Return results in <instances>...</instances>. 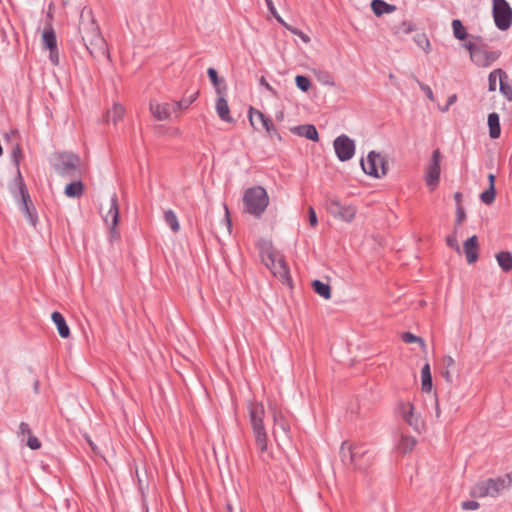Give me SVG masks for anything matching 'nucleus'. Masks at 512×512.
<instances>
[{"label":"nucleus","mask_w":512,"mask_h":512,"mask_svg":"<svg viewBox=\"0 0 512 512\" xmlns=\"http://www.w3.org/2000/svg\"><path fill=\"white\" fill-rule=\"evenodd\" d=\"M340 458L344 465L352 466L355 470L365 472L372 465L374 454L364 444L344 441L340 447Z\"/></svg>","instance_id":"f257e3e1"},{"label":"nucleus","mask_w":512,"mask_h":512,"mask_svg":"<svg viewBox=\"0 0 512 512\" xmlns=\"http://www.w3.org/2000/svg\"><path fill=\"white\" fill-rule=\"evenodd\" d=\"M249 418L252 426L255 444L261 453L267 451L268 438L264 427L263 418L265 415L264 405L262 403L249 404Z\"/></svg>","instance_id":"f03ea898"},{"label":"nucleus","mask_w":512,"mask_h":512,"mask_svg":"<svg viewBox=\"0 0 512 512\" xmlns=\"http://www.w3.org/2000/svg\"><path fill=\"white\" fill-rule=\"evenodd\" d=\"M261 258L264 265L275 277L279 278L283 283H290L289 268L279 252L275 251L272 247H268L262 250Z\"/></svg>","instance_id":"7ed1b4c3"},{"label":"nucleus","mask_w":512,"mask_h":512,"mask_svg":"<svg viewBox=\"0 0 512 512\" xmlns=\"http://www.w3.org/2000/svg\"><path fill=\"white\" fill-rule=\"evenodd\" d=\"M245 210L255 216L260 217L269 204V197L266 190L261 186L248 188L243 196Z\"/></svg>","instance_id":"20e7f679"},{"label":"nucleus","mask_w":512,"mask_h":512,"mask_svg":"<svg viewBox=\"0 0 512 512\" xmlns=\"http://www.w3.org/2000/svg\"><path fill=\"white\" fill-rule=\"evenodd\" d=\"M101 213L103 222L109 232V237L111 240L119 237V233L117 231V225L119 222V206H118V198L116 193H112L109 197L106 205L101 204Z\"/></svg>","instance_id":"39448f33"},{"label":"nucleus","mask_w":512,"mask_h":512,"mask_svg":"<svg viewBox=\"0 0 512 512\" xmlns=\"http://www.w3.org/2000/svg\"><path fill=\"white\" fill-rule=\"evenodd\" d=\"M55 168L62 176L74 177L81 172V161L76 155L60 154L57 157Z\"/></svg>","instance_id":"423d86ee"},{"label":"nucleus","mask_w":512,"mask_h":512,"mask_svg":"<svg viewBox=\"0 0 512 512\" xmlns=\"http://www.w3.org/2000/svg\"><path fill=\"white\" fill-rule=\"evenodd\" d=\"M493 17L496 27L505 31L512 25V8L506 0H493Z\"/></svg>","instance_id":"0eeeda50"},{"label":"nucleus","mask_w":512,"mask_h":512,"mask_svg":"<svg viewBox=\"0 0 512 512\" xmlns=\"http://www.w3.org/2000/svg\"><path fill=\"white\" fill-rule=\"evenodd\" d=\"M361 167L367 175L379 178L387 172V161L375 151L369 152L367 160H361Z\"/></svg>","instance_id":"6e6552de"},{"label":"nucleus","mask_w":512,"mask_h":512,"mask_svg":"<svg viewBox=\"0 0 512 512\" xmlns=\"http://www.w3.org/2000/svg\"><path fill=\"white\" fill-rule=\"evenodd\" d=\"M397 410L402 419L409 426H411L415 431L420 432L424 426V422L420 414L415 412L414 405L411 402H400Z\"/></svg>","instance_id":"1a4fd4ad"},{"label":"nucleus","mask_w":512,"mask_h":512,"mask_svg":"<svg viewBox=\"0 0 512 512\" xmlns=\"http://www.w3.org/2000/svg\"><path fill=\"white\" fill-rule=\"evenodd\" d=\"M335 153L342 162L350 160L355 153V142L347 135L338 136L333 142Z\"/></svg>","instance_id":"9d476101"},{"label":"nucleus","mask_w":512,"mask_h":512,"mask_svg":"<svg viewBox=\"0 0 512 512\" xmlns=\"http://www.w3.org/2000/svg\"><path fill=\"white\" fill-rule=\"evenodd\" d=\"M440 161L441 153L439 149L433 151L430 162L426 169L425 180L427 186L433 190L439 184L440 179Z\"/></svg>","instance_id":"9b49d317"},{"label":"nucleus","mask_w":512,"mask_h":512,"mask_svg":"<svg viewBox=\"0 0 512 512\" xmlns=\"http://www.w3.org/2000/svg\"><path fill=\"white\" fill-rule=\"evenodd\" d=\"M248 117L251 126L255 130H259L258 124H260L270 135L273 133L277 134L276 128L270 118L266 117L261 111L250 106Z\"/></svg>","instance_id":"f8f14e48"},{"label":"nucleus","mask_w":512,"mask_h":512,"mask_svg":"<svg viewBox=\"0 0 512 512\" xmlns=\"http://www.w3.org/2000/svg\"><path fill=\"white\" fill-rule=\"evenodd\" d=\"M330 214L340 218L343 221L351 222L356 215V208L353 206H343L337 200H331L327 207Z\"/></svg>","instance_id":"ddd939ff"},{"label":"nucleus","mask_w":512,"mask_h":512,"mask_svg":"<svg viewBox=\"0 0 512 512\" xmlns=\"http://www.w3.org/2000/svg\"><path fill=\"white\" fill-rule=\"evenodd\" d=\"M149 108L153 117L158 121H165L171 117L172 113H174L173 103H158L151 100Z\"/></svg>","instance_id":"4468645a"},{"label":"nucleus","mask_w":512,"mask_h":512,"mask_svg":"<svg viewBox=\"0 0 512 512\" xmlns=\"http://www.w3.org/2000/svg\"><path fill=\"white\" fill-rule=\"evenodd\" d=\"M499 54L497 52H489L478 47L476 51L472 52L471 61L479 67L490 66L497 58Z\"/></svg>","instance_id":"2eb2a0df"},{"label":"nucleus","mask_w":512,"mask_h":512,"mask_svg":"<svg viewBox=\"0 0 512 512\" xmlns=\"http://www.w3.org/2000/svg\"><path fill=\"white\" fill-rule=\"evenodd\" d=\"M18 189H19V196H20V209L21 211L26 215L27 219L30 221L32 225H35V219L34 216L30 210V198L29 194L27 193L25 186L22 182L21 177L19 176L17 180Z\"/></svg>","instance_id":"dca6fc26"},{"label":"nucleus","mask_w":512,"mask_h":512,"mask_svg":"<svg viewBox=\"0 0 512 512\" xmlns=\"http://www.w3.org/2000/svg\"><path fill=\"white\" fill-rule=\"evenodd\" d=\"M478 238L476 235L471 236L468 238L464 244L463 249L466 255V260L469 264H472L477 261L478 259Z\"/></svg>","instance_id":"f3484780"},{"label":"nucleus","mask_w":512,"mask_h":512,"mask_svg":"<svg viewBox=\"0 0 512 512\" xmlns=\"http://www.w3.org/2000/svg\"><path fill=\"white\" fill-rule=\"evenodd\" d=\"M290 131L298 136L305 137L312 141H317L319 138L316 127L312 124H304L292 127Z\"/></svg>","instance_id":"a211bd4d"},{"label":"nucleus","mask_w":512,"mask_h":512,"mask_svg":"<svg viewBox=\"0 0 512 512\" xmlns=\"http://www.w3.org/2000/svg\"><path fill=\"white\" fill-rule=\"evenodd\" d=\"M216 112L222 121H225L228 123L234 122V119L230 115V109L228 106V102L225 99L224 95H219V97L216 101Z\"/></svg>","instance_id":"6ab92c4d"},{"label":"nucleus","mask_w":512,"mask_h":512,"mask_svg":"<svg viewBox=\"0 0 512 512\" xmlns=\"http://www.w3.org/2000/svg\"><path fill=\"white\" fill-rule=\"evenodd\" d=\"M486 485H488L489 496L496 497L508 486V483L505 478L499 477L487 479Z\"/></svg>","instance_id":"aec40b11"},{"label":"nucleus","mask_w":512,"mask_h":512,"mask_svg":"<svg viewBox=\"0 0 512 512\" xmlns=\"http://www.w3.org/2000/svg\"><path fill=\"white\" fill-rule=\"evenodd\" d=\"M51 319L57 327L60 337L65 339L68 338L70 336V329L63 315L60 312L55 311L52 313Z\"/></svg>","instance_id":"412c9836"},{"label":"nucleus","mask_w":512,"mask_h":512,"mask_svg":"<svg viewBox=\"0 0 512 512\" xmlns=\"http://www.w3.org/2000/svg\"><path fill=\"white\" fill-rule=\"evenodd\" d=\"M207 74L216 90V93L218 95H225L227 92V85L224 79L218 77L217 71L214 68H208Z\"/></svg>","instance_id":"4be33fe9"},{"label":"nucleus","mask_w":512,"mask_h":512,"mask_svg":"<svg viewBox=\"0 0 512 512\" xmlns=\"http://www.w3.org/2000/svg\"><path fill=\"white\" fill-rule=\"evenodd\" d=\"M371 9L376 16H382L383 14L394 12L396 10V6L388 4L383 0H372Z\"/></svg>","instance_id":"5701e85b"},{"label":"nucleus","mask_w":512,"mask_h":512,"mask_svg":"<svg viewBox=\"0 0 512 512\" xmlns=\"http://www.w3.org/2000/svg\"><path fill=\"white\" fill-rule=\"evenodd\" d=\"M488 126L490 137L492 139L499 138L501 134L500 119L496 112H492L488 115Z\"/></svg>","instance_id":"b1692460"},{"label":"nucleus","mask_w":512,"mask_h":512,"mask_svg":"<svg viewBox=\"0 0 512 512\" xmlns=\"http://www.w3.org/2000/svg\"><path fill=\"white\" fill-rule=\"evenodd\" d=\"M444 370L441 372L442 377L448 382H453V373L455 371V361L451 356L443 358Z\"/></svg>","instance_id":"393cba45"},{"label":"nucleus","mask_w":512,"mask_h":512,"mask_svg":"<svg viewBox=\"0 0 512 512\" xmlns=\"http://www.w3.org/2000/svg\"><path fill=\"white\" fill-rule=\"evenodd\" d=\"M199 92L196 91L188 97H185L179 101L173 102V112L174 114H178L182 110H186L189 106L197 99Z\"/></svg>","instance_id":"a878e982"},{"label":"nucleus","mask_w":512,"mask_h":512,"mask_svg":"<svg viewBox=\"0 0 512 512\" xmlns=\"http://www.w3.org/2000/svg\"><path fill=\"white\" fill-rule=\"evenodd\" d=\"M124 115V108L120 104H114L112 109L108 110L104 116V121L109 123L112 121L114 124L117 123L118 120H121Z\"/></svg>","instance_id":"bb28decb"},{"label":"nucleus","mask_w":512,"mask_h":512,"mask_svg":"<svg viewBox=\"0 0 512 512\" xmlns=\"http://www.w3.org/2000/svg\"><path fill=\"white\" fill-rule=\"evenodd\" d=\"M508 78V75L505 71L502 69H495L492 72H490L488 77V90L489 91H495L497 88V81H499V84L501 83V79Z\"/></svg>","instance_id":"cd10ccee"},{"label":"nucleus","mask_w":512,"mask_h":512,"mask_svg":"<svg viewBox=\"0 0 512 512\" xmlns=\"http://www.w3.org/2000/svg\"><path fill=\"white\" fill-rule=\"evenodd\" d=\"M42 41H43V45L46 48H48L49 50L57 48L56 36H55L54 30L51 26H47L44 29V31L42 33Z\"/></svg>","instance_id":"c85d7f7f"},{"label":"nucleus","mask_w":512,"mask_h":512,"mask_svg":"<svg viewBox=\"0 0 512 512\" xmlns=\"http://www.w3.org/2000/svg\"><path fill=\"white\" fill-rule=\"evenodd\" d=\"M84 186L81 181H73L66 185L64 193L67 197L75 198L82 195Z\"/></svg>","instance_id":"c756f323"},{"label":"nucleus","mask_w":512,"mask_h":512,"mask_svg":"<svg viewBox=\"0 0 512 512\" xmlns=\"http://www.w3.org/2000/svg\"><path fill=\"white\" fill-rule=\"evenodd\" d=\"M497 262L505 272L512 270V254L508 251H501L496 255Z\"/></svg>","instance_id":"7c9ffc66"},{"label":"nucleus","mask_w":512,"mask_h":512,"mask_svg":"<svg viewBox=\"0 0 512 512\" xmlns=\"http://www.w3.org/2000/svg\"><path fill=\"white\" fill-rule=\"evenodd\" d=\"M422 391L430 392L432 389V376L430 365L426 363L421 369Z\"/></svg>","instance_id":"2f4dec72"},{"label":"nucleus","mask_w":512,"mask_h":512,"mask_svg":"<svg viewBox=\"0 0 512 512\" xmlns=\"http://www.w3.org/2000/svg\"><path fill=\"white\" fill-rule=\"evenodd\" d=\"M312 287L314 291L324 299L331 298V287L328 283H324L320 280H314L312 282Z\"/></svg>","instance_id":"473e14b6"},{"label":"nucleus","mask_w":512,"mask_h":512,"mask_svg":"<svg viewBox=\"0 0 512 512\" xmlns=\"http://www.w3.org/2000/svg\"><path fill=\"white\" fill-rule=\"evenodd\" d=\"M417 440L412 436L402 435L398 443V450L402 453H408L413 450Z\"/></svg>","instance_id":"72a5a7b5"},{"label":"nucleus","mask_w":512,"mask_h":512,"mask_svg":"<svg viewBox=\"0 0 512 512\" xmlns=\"http://www.w3.org/2000/svg\"><path fill=\"white\" fill-rule=\"evenodd\" d=\"M164 220L174 233L180 230L178 218L173 210L168 209L164 212Z\"/></svg>","instance_id":"f704fd0d"},{"label":"nucleus","mask_w":512,"mask_h":512,"mask_svg":"<svg viewBox=\"0 0 512 512\" xmlns=\"http://www.w3.org/2000/svg\"><path fill=\"white\" fill-rule=\"evenodd\" d=\"M451 25L453 29V35L456 39L464 40L467 38L468 34L461 20L454 19Z\"/></svg>","instance_id":"c9c22d12"},{"label":"nucleus","mask_w":512,"mask_h":512,"mask_svg":"<svg viewBox=\"0 0 512 512\" xmlns=\"http://www.w3.org/2000/svg\"><path fill=\"white\" fill-rule=\"evenodd\" d=\"M471 494H472V496L479 497V498L489 496L488 485H486V480L478 482L473 487Z\"/></svg>","instance_id":"e433bc0d"},{"label":"nucleus","mask_w":512,"mask_h":512,"mask_svg":"<svg viewBox=\"0 0 512 512\" xmlns=\"http://www.w3.org/2000/svg\"><path fill=\"white\" fill-rule=\"evenodd\" d=\"M500 93L508 100L512 101V84L509 81V78L501 79V83L499 86Z\"/></svg>","instance_id":"4c0bfd02"},{"label":"nucleus","mask_w":512,"mask_h":512,"mask_svg":"<svg viewBox=\"0 0 512 512\" xmlns=\"http://www.w3.org/2000/svg\"><path fill=\"white\" fill-rule=\"evenodd\" d=\"M414 41L415 43L421 48L423 49L426 53H429L430 50H431V44H430V41L429 39L427 38V36L422 33V34H417L415 37H414Z\"/></svg>","instance_id":"58836bf2"},{"label":"nucleus","mask_w":512,"mask_h":512,"mask_svg":"<svg viewBox=\"0 0 512 512\" xmlns=\"http://www.w3.org/2000/svg\"><path fill=\"white\" fill-rule=\"evenodd\" d=\"M495 196H496V189L488 187V189H486L485 191H483L480 194V200L484 204L490 205L495 201Z\"/></svg>","instance_id":"ea45409f"},{"label":"nucleus","mask_w":512,"mask_h":512,"mask_svg":"<svg viewBox=\"0 0 512 512\" xmlns=\"http://www.w3.org/2000/svg\"><path fill=\"white\" fill-rule=\"evenodd\" d=\"M273 418H274V425L277 428L281 429L285 434L288 433L289 431V425L288 423L285 421V419L283 418V416L279 413H277L276 411H274L273 413Z\"/></svg>","instance_id":"a19ab883"},{"label":"nucleus","mask_w":512,"mask_h":512,"mask_svg":"<svg viewBox=\"0 0 512 512\" xmlns=\"http://www.w3.org/2000/svg\"><path fill=\"white\" fill-rule=\"evenodd\" d=\"M401 339L403 342L410 344V343H419L421 347L425 348V342L421 337H418L410 332H404L401 335Z\"/></svg>","instance_id":"79ce46f5"},{"label":"nucleus","mask_w":512,"mask_h":512,"mask_svg":"<svg viewBox=\"0 0 512 512\" xmlns=\"http://www.w3.org/2000/svg\"><path fill=\"white\" fill-rule=\"evenodd\" d=\"M80 30L84 32L86 35H88L89 32L94 31V22L93 20L86 19L85 12H82L81 15Z\"/></svg>","instance_id":"37998d69"},{"label":"nucleus","mask_w":512,"mask_h":512,"mask_svg":"<svg viewBox=\"0 0 512 512\" xmlns=\"http://www.w3.org/2000/svg\"><path fill=\"white\" fill-rule=\"evenodd\" d=\"M395 33H404L409 34L416 30V26L414 23L410 21H403L399 26H396Z\"/></svg>","instance_id":"c03bdc74"},{"label":"nucleus","mask_w":512,"mask_h":512,"mask_svg":"<svg viewBox=\"0 0 512 512\" xmlns=\"http://www.w3.org/2000/svg\"><path fill=\"white\" fill-rule=\"evenodd\" d=\"M297 87L303 92H307L311 87V81L308 77L303 75H297L295 78Z\"/></svg>","instance_id":"a18cd8bd"},{"label":"nucleus","mask_w":512,"mask_h":512,"mask_svg":"<svg viewBox=\"0 0 512 512\" xmlns=\"http://www.w3.org/2000/svg\"><path fill=\"white\" fill-rule=\"evenodd\" d=\"M18 435H19V437L22 438V440H24L25 437L28 438L30 435H33V434L29 428V425L25 422H21L19 425Z\"/></svg>","instance_id":"49530a36"},{"label":"nucleus","mask_w":512,"mask_h":512,"mask_svg":"<svg viewBox=\"0 0 512 512\" xmlns=\"http://www.w3.org/2000/svg\"><path fill=\"white\" fill-rule=\"evenodd\" d=\"M27 446L32 450H37L41 447V442L34 435H30L27 438Z\"/></svg>","instance_id":"de8ad7c7"},{"label":"nucleus","mask_w":512,"mask_h":512,"mask_svg":"<svg viewBox=\"0 0 512 512\" xmlns=\"http://www.w3.org/2000/svg\"><path fill=\"white\" fill-rule=\"evenodd\" d=\"M446 243L450 248L456 250L457 252H460V246L455 235H449L446 238Z\"/></svg>","instance_id":"09e8293b"},{"label":"nucleus","mask_w":512,"mask_h":512,"mask_svg":"<svg viewBox=\"0 0 512 512\" xmlns=\"http://www.w3.org/2000/svg\"><path fill=\"white\" fill-rule=\"evenodd\" d=\"M466 214L462 205H458L456 209V224L460 225L465 220Z\"/></svg>","instance_id":"8fccbe9b"},{"label":"nucleus","mask_w":512,"mask_h":512,"mask_svg":"<svg viewBox=\"0 0 512 512\" xmlns=\"http://www.w3.org/2000/svg\"><path fill=\"white\" fill-rule=\"evenodd\" d=\"M417 83H418L419 87L421 88V90L425 93L427 98H429L430 100L433 101L434 95H433L432 89L427 84H424V83L420 82L419 80H417Z\"/></svg>","instance_id":"3c124183"},{"label":"nucleus","mask_w":512,"mask_h":512,"mask_svg":"<svg viewBox=\"0 0 512 512\" xmlns=\"http://www.w3.org/2000/svg\"><path fill=\"white\" fill-rule=\"evenodd\" d=\"M479 503L476 502V501H473V500H470V501H464L462 503V508L464 510H476L479 508Z\"/></svg>","instance_id":"603ef678"},{"label":"nucleus","mask_w":512,"mask_h":512,"mask_svg":"<svg viewBox=\"0 0 512 512\" xmlns=\"http://www.w3.org/2000/svg\"><path fill=\"white\" fill-rule=\"evenodd\" d=\"M308 214H309V223L311 226H316L317 223H318V220H317V215H316V212L314 210L313 207H309L308 209Z\"/></svg>","instance_id":"864d4df0"},{"label":"nucleus","mask_w":512,"mask_h":512,"mask_svg":"<svg viewBox=\"0 0 512 512\" xmlns=\"http://www.w3.org/2000/svg\"><path fill=\"white\" fill-rule=\"evenodd\" d=\"M260 85L264 86L274 96L277 95L275 89L266 81V79L263 76L260 78Z\"/></svg>","instance_id":"5fc2aeb1"},{"label":"nucleus","mask_w":512,"mask_h":512,"mask_svg":"<svg viewBox=\"0 0 512 512\" xmlns=\"http://www.w3.org/2000/svg\"><path fill=\"white\" fill-rule=\"evenodd\" d=\"M98 49H103V53L106 56L107 60H110V53L107 49V44L104 39H101V45L98 44Z\"/></svg>","instance_id":"6e6d98bb"},{"label":"nucleus","mask_w":512,"mask_h":512,"mask_svg":"<svg viewBox=\"0 0 512 512\" xmlns=\"http://www.w3.org/2000/svg\"><path fill=\"white\" fill-rule=\"evenodd\" d=\"M266 2V5H267V8L268 10L270 11V13L272 14V16H276V14L278 13L274 4H273V1L272 0H265Z\"/></svg>","instance_id":"4d7b16f0"},{"label":"nucleus","mask_w":512,"mask_h":512,"mask_svg":"<svg viewBox=\"0 0 512 512\" xmlns=\"http://www.w3.org/2000/svg\"><path fill=\"white\" fill-rule=\"evenodd\" d=\"M464 47L469 51L470 53V57L472 56V52L473 51H476V49L478 48V46H476L474 43H472L471 41L467 42L464 44Z\"/></svg>","instance_id":"13d9d810"},{"label":"nucleus","mask_w":512,"mask_h":512,"mask_svg":"<svg viewBox=\"0 0 512 512\" xmlns=\"http://www.w3.org/2000/svg\"><path fill=\"white\" fill-rule=\"evenodd\" d=\"M50 59L54 64L58 63L57 49H50Z\"/></svg>","instance_id":"bf43d9fd"},{"label":"nucleus","mask_w":512,"mask_h":512,"mask_svg":"<svg viewBox=\"0 0 512 512\" xmlns=\"http://www.w3.org/2000/svg\"><path fill=\"white\" fill-rule=\"evenodd\" d=\"M457 97L456 95H451L449 98H448V101H447V105L446 107L443 109V111H447L449 106L452 105L453 103H455Z\"/></svg>","instance_id":"052dcab7"},{"label":"nucleus","mask_w":512,"mask_h":512,"mask_svg":"<svg viewBox=\"0 0 512 512\" xmlns=\"http://www.w3.org/2000/svg\"><path fill=\"white\" fill-rule=\"evenodd\" d=\"M284 27L289 30L292 34L294 35H297V34H300V30L291 26V25H288V24H284Z\"/></svg>","instance_id":"680f3d73"},{"label":"nucleus","mask_w":512,"mask_h":512,"mask_svg":"<svg viewBox=\"0 0 512 512\" xmlns=\"http://www.w3.org/2000/svg\"><path fill=\"white\" fill-rule=\"evenodd\" d=\"M487 178H488V182H489V187L495 188V179H496L495 175L490 173Z\"/></svg>","instance_id":"e2e57ef3"},{"label":"nucleus","mask_w":512,"mask_h":512,"mask_svg":"<svg viewBox=\"0 0 512 512\" xmlns=\"http://www.w3.org/2000/svg\"><path fill=\"white\" fill-rule=\"evenodd\" d=\"M224 208H225V220H226L228 226L230 227L231 226V220H230V215H229V210H228L227 205H224Z\"/></svg>","instance_id":"0e129e2a"},{"label":"nucleus","mask_w":512,"mask_h":512,"mask_svg":"<svg viewBox=\"0 0 512 512\" xmlns=\"http://www.w3.org/2000/svg\"><path fill=\"white\" fill-rule=\"evenodd\" d=\"M454 199H455V201H456V203H457V206H458V205H461V201H462V194H461L460 192H456V193L454 194Z\"/></svg>","instance_id":"69168bd1"},{"label":"nucleus","mask_w":512,"mask_h":512,"mask_svg":"<svg viewBox=\"0 0 512 512\" xmlns=\"http://www.w3.org/2000/svg\"><path fill=\"white\" fill-rule=\"evenodd\" d=\"M305 43L310 42V38L300 30V34H297Z\"/></svg>","instance_id":"338daca9"},{"label":"nucleus","mask_w":512,"mask_h":512,"mask_svg":"<svg viewBox=\"0 0 512 512\" xmlns=\"http://www.w3.org/2000/svg\"><path fill=\"white\" fill-rule=\"evenodd\" d=\"M435 413H436V417L439 418L440 414H441V410H440L439 403H438L437 399L435 401Z\"/></svg>","instance_id":"774afa93"}]
</instances>
